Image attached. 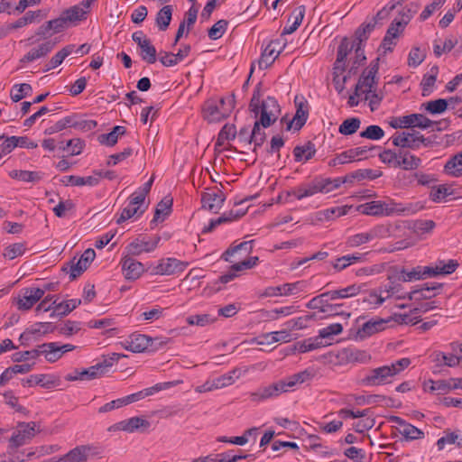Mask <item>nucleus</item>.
I'll use <instances>...</instances> for the list:
<instances>
[{
	"label": "nucleus",
	"instance_id": "1",
	"mask_svg": "<svg viewBox=\"0 0 462 462\" xmlns=\"http://www.w3.org/2000/svg\"><path fill=\"white\" fill-rule=\"evenodd\" d=\"M417 211L418 208L412 204L403 205L402 203H396L391 199L386 200H373L359 205L348 203V215H356L359 213L374 217L393 215L408 216L414 214Z\"/></svg>",
	"mask_w": 462,
	"mask_h": 462
},
{
	"label": "nucleus",
	"instance_id": "2",
	"mask_svg": "<svg viewBox=\"0 0 462 462\" xmlns=\"http://www.w3.org/2000/svg\"><path fill=\"white\" fill-rule=\"evenodd\" d=\"M378 62L379 58L370 63V66L363 71L358 83L356 86V95H365V99L369 100V106L372 111L378 108L383 98V95L376 92V89L374 88L375 84V76L379 70Z\"/></svg>",
	"mask_w": 462,
	"mask_h": 462
},
{
	"label": "nucleus",
	"instance_id": "3",
	"mask_svg": "<svg viewBox=\"0 0 462 462\" xmlns=\"http://www.w3.org/2000/svg\"><path fill=\"white\" fill-rule=\"evenodd\" d=\"M295 104L297 107L295 115L291 118L288 116L281 118L280 130L272 136L270 144H284L288 140L286 134L298 132L305 125L309 116L308 108L302 102L298 103L297 99H295Z\"/></svg>",
	"mask_w": 462,
	"mask_h": 462
},
{
	"label": "nucleus",
	"instance_id": "4",
	"mask_svg": "<svg viewBox=\"0 0 462 462\" xmlns=\"http://www.w3.org/2000/svg\"><path fill=\"white\" fill-rule=\"evenodd\" d=\"M346 182V175L331 179L321 176L315 177L309 182L303 183L293 190V196L298 199L313 196L319 192L329 193L338 189L343 183Z\"/></svg>",
	"mask_w": 462,
	"mask_h": 462
},
{
	"label": "nucleus",
	"instance_id": "5",
	"mask_svg": "<svg viewBox=\"0 0 462 462\" xmlns=\"http://www.w3.org/2000/svg\"><path fill=\"white\" fill-rule=\"evenodd\" d=\"M331 83L342 98L346 97L345 84L346 82V36L341 39L337 49V59L332 67Z\"/></svg>",
	"mask_w": 462,
	"mask_h": 462
},
{
	"label": "nucleus",
	"instance_id": "6",
	"mask_svg": "<svg viewBox=\"0 0 462 462\" xmlns=\"http://www.w3.org/2000/svg\"><path fill=\"white\" fill-rule=\"evenodd\" d=\"M390 322L386 319H371L366 320L365 317H359L348 329V340L362 341L374 334L383 331L385 325Z\"/></svg>",
	"mask_w": 462,
	"mask_h": 462
},
{
	"label": "nucleus",
	"instance_id": "7",
	"mask_svg": "<svg viewBox=\"0 0 462 462\" xmlns=\"http://www.w3.org/2000/svg\"><path fill=\"white\" fill-rule=\"evenodd\" d=\"M236 95L232 93L227 99V106L220 108L217 102L212 99L208 100L203 106V117L209 123L219 122L231 114L235 108Z\"/></svg>",
	"mask_w": 462,
	"mask_h": 462
},
{
	"label": "nucleus",
	"instance_id": "8",
	"mask_svg": "<svg viewBox=\"0 0 462 462\" xmlns=\"http://www.w3.org/2000/svg\"><path fill=\"white\" fill-rule=\"evenodd\" d=\"M389 125L394 129L407 128V130H411L414 127L427 129L437 125V122L430 120L423 114H411L404 116L392 117Z\"/></svg>",
	"mask_w": 462,
	"mask_h": 462
},
{
	"label": "nucleus",
	"instance_id": "9",
	"mask_svg": "<svg viewBox=\"0 0 462 462\" xmlns=\"http://www.w3.org/2000/svg\"><path fill=\"white\" fill-rule=\"evenodd\" d=\"M281 114V107L275 97L268 96L262 101L259 111V123L263 127H269L273 125L279 115Z\"/></svg>",
	"mask_w": 462,
	"mask_h": 462
},
{
	"label": "nucleus",
	"instance_id": "10",
	"mask_svg": "<svg viewBox=\"0 0 462 462\" xmlns=\"http://www.w3.org/2000/svg\"><path fill=\"white\" fill-rule=\"evenodd\" d=\"M36 426L37 424L34 421L19 422L17 430L14 432L10 439L9 448L14 450L32 439L35 435Z\"/></svg>",
	"mask_w": 462,
	"mask_h": 462
},
{
	"label": "nucleus",
	"instance_id": "11",
	"mask_svg": "<svg viewBox=\"0 0 462 462\" xmlns=\"http://www.w3.org/2000/svg\"><path fill=\"white\" fill-rule=\"evenodd\" d=\"M394 368L391 369L389 365H383L374 368L370 371L364 379L363 383L370 386L383 385L392 383V378L394 376L393 372Z\"/></svg>",
	"mask_w": 462,
	"mask_h": 462
},
{
	"label": "nucleus",
	"instance_id": "12",
	"mask_svg": "<svg viewBox=\"0 0 462 462\" xmlns=\"http://www.w3.org/2000/svg\"><path fill=\"white\" fill-rule=\"evenodd\" d=\"M96 257V253L94 249L88 248L81 254L80 258L77 263H74L75 258L73 260L68 262V264L70 265L69 269V280L74 281L78 277H79L91 264Z\"/></svg>",
	"mask_w": 462,
	"mask_h": 462
},
{
	"label": "nucleus",
	"instance_id": "13",
	"mask_svg": "<svg viewBox=\"0 0 462 462\" xmlns=\"http://www.w3.org/2000/svg\"><path fill=\"white\" fill-rule=\"evenodd\" d=\"M188 266V263L180 261L176 258H167L160 261L154 267L153 273L161 275H172L182 273Z\"/></svg>",
	"mask_w": 462,
	"mask_h": 462
},
{
	"label": "nucleus",
	"instance_id": "14",
	"mask_svg": "<svg viewBox=\"0 0 462 462\" xmlns=\"http://www.w3.org/2000/svg\"><path fill=\"white\" fill-rule=\"evenodd\" d=\"M151 423L149 420L143 419L142 417L135 416L114 424L109 428V430H117L132 433L135 430L143 431L148 429Z\"/></svg>",
	"mask_w": 462,
	"mask_h": 462
},
{
	"label": "nucleus",
	"instance_id": "15",
	"mask_svg": "<svg viewBox=\"0 0 462 462\" xmlns=\"http://www.w3.org/2000/svg\"><path fill=\"white\" fill-rule=\"evenodd\" d=\"M226 200V196L221 190L218 192H203L201 194L202 208L213 213H217Z\"/></svg>",
	"mask_w": 462,
	"mask_h": 462
},
{
	"label": "nucleus",
	"instance_id": "16",
	"mask_svg": "<svg viewBox=\"0 0 462 462\" xmlns=\"http://www.w3.org/2000/svg\"><path fill=\"white\" fill-rule=\"evenodd\" d=\"M122 271L126 280L134 281L144 272L143 264L126 255L121 260Z\"/></svg>",
	"mask_w": 462,
	"mask_h": 462
},
{
	"label": "nucleus",
	"instance_id": "17",
	"mask_svg": "<svg viewBox=\"0 0 462 462\" xmlns=\"http://www.w3.org/2000/svg\"><path fill=\"white\" fill-rule=\"evenodd\" d=\"M160 240V236H156L152 242L146 241L144 237H137L126 246L127 253L130 255L135 256L143 252H152L157 247Z\"/></svg>",
	"mask_w": 462,
	"mask_h": 462
},
{
	"label": "nucleus",
	"instance_id": "18",
	"mask_svg": "<svg viewBox=\"0 0 462 462\" xmlns=\"http://www.w3.org/2000/svg\"><path fill=\"white\" fill-rule=\"evenodd\" d=\"M390 140L392 141V144H412L416 142L426 144L425 142L427 141L423 135L414 129L395 133ZM430 143V142L428 141L427 144Z\"/></svg>",
	"mask_w": 462,
	"mask_h": 462
},
{
	"label": "nucleus",
	"instance_id": "19",
	"mask_svg": "<svg viewBox=\"0 0 462 462\" xmlns=\"http://www.w3.org/2000/svg\"><path fill=\"white\" fill-rule=\"evenodd\" d=\"M55 42L52 41H46L37 47L31 49L21 60V63L32 62L38 59L47 56L54 48Z\"/></svg>",
	"mask_w": 462,
	"mask_h": 462
},
{
	"label": "nucleus",
	"instance_id": "20",
	"mask_svg": "<svg viewBox=\"0 0 462 462\" xmlns=\"http://www.w3.org/2000/svg\"><path fill=\"white\" fill-rule=\"evenodd\" d=\"M442 288V283L439 282H426L422 286L414 289L407 295H398V299H408L412 300V298H417L418 293H421L422 298L430 299L437 295V291Z\"/></svg>",
	"mask_w": 462,
	"mask_h": 462
},
{
	"label": "nucleus",
	"instance_id": "21",
	"mask_svg": "<svg viewBox=\"0 0 462 462\" xmlns=\"http://www.w3.org/2000/svg\"><path fill=\"white\" fill-rule=\"evenodd\" d=\"M375 28V22H364L356 31L354 33V40L352 42V46L350 49H348V54L352 51L354 47L356 46H364L365 42L368 40L371 32Z\"/></svg>",
	"mask_w": 462,
	"mask_h": 462
},
{
	"label": "nucleus",
	"instance_id": "22",
	"mask_svg": "<svg viewBox=\"0 0 462 462\" xmlns=\"http://www.w3.org/2000/svg\"><path fill=\"white\" fill-rule=\"evenodd\" d=\"M92 449L89 445L77 446L60 457L62 462H86Z\"/></svg>",
	"mask_w": 462,
	"mask_h": 462
},
{
	"label": "nucleus",
	"instance_id": "23",
	"mask_svg": "<svg viewBox=\"0 0 462 462\" xmlns=\"http://www.w3.org/2000/svg\"><path fill=\"white\" fill-rule=\"evenodd\" d=\"M274 44L279 45V40L271 42L262 52V55L258 60V66L260 69L269 68L281 53V51H276V48L273 46Z\"/></svg>",
	"mask_w": 462,
	"mask_h": 462
},
{
	"label": "nucleus",
	"instance_id": "24",
	"mask_svg": "<svg viewBox=\"0 0 462 462\" xmlns=\"http://www.w3.org/2000/svg\"><path fill=\"white\" fill-rule=\"evenodd\" d=\"M69 27L77 25L79 22L87 19L88 11L80 5H73L62 13Z\"/></svg>",
	"mask_w": 462,
	"mask_h": 462
},
{
	"label": "nucleus",
	"instance_id": "25",
	"mask_svg": "<svg viewBox=\"0 0 462 462\" xmlns=\"http://www.w3.org/2000/svg\"><path fill=\"white\" fill-rule=\"evenodd\" d=\"M302 285V282H297L294 283H284L280 286H271L265 288L263 293H261V297H273L279 295H291L293 294V291L299 289Z\"/></svg>",
	"mask_w": 462,
	"mask_h": 462
},
{
	"label": "nucleus",
	"instance_id": "26",
	"mask_svg": "<svg viewBox=\"0 0 462 462\" xmlns=\"http://www.w3.org/2000/svg\"><path fill=\"white\" fill-rule=\"evenodd\" d=\"M23 386L40 385L42 388L50 389L56 385V380L50 374H32L28 378L22 379Z\"/></svg>",
	"mask_w": 462,
	"mask_h": 462
},
{
	"label": "nucleus",
	"instance_id": "27",
	"mask_svg": "<svg viewBox=\"0 0 462 462\" xmlns=\"http://www.w3.org/2000/svg\"><path fill=\"white\" fill-rule=\"evenodd\" d=\"M408 146H401L400 155L398 158L397 167H401L403 170H414L417 169L420 163V159L411 155L409 151L404 150ZM410 148H413L414 146H409Z\"/></svg>",
	"mask_w": 462,
	"mask_h": 462
},
{
	"label": "nucleus",
	"instance_id": "28",
	"mask_svg": "<svg viewBox=\"0 0 462 462\" xmlns=\"http://www.w3.org/2000/svg\"><path fill=\"white\" fill-rule=\"evenodd\" d=\"M151 337L134 333L129 337V347L133 353L148 352Z\"/></svg>",
	"mask_w": 462,
	"mask_h": 462
},
{
	"label": "nucleus",
	"instance_id": "29",
	"mask_svg": "<svg viewBox=\"0 0 462 462\" xmlns=\"http://www.w3.org/2000/svg\"><path fill=\"white\" fill-rule=\"evenodd\" d=\"M81 304L80 299H72L69 300H63L60 303H57L53 307V311L51 313V317H65L76 308H78Z\"/></svg>",
	"mask_w": 462,
	"mask_h": 462
},
{
	"label": "nucleus",
	"instance_id": "30",
	"mask_svg": "<svg viewBox=\"0 0 462 462\" xmlns=\"http://www.w3.org/2000/svg\"><path fill=\"white\" fill-rule=\"evenodd\" d=\"M122 357H126V356L118 353H112L111 355L102 356L103 360L94 365L96 371L98 373V376L101 377L102 375L106 374L114 365V364Z\"/></svg>",
	"mask_w": 462,
	"mask_h": 462
},
{
	"label": "nucleus",
	"instance_id": "31",
	"mask_svg": "<svg viewBox=\"0 0 462 462\" xmlns=\"http://www.w3.org/2000/svg\"><path fill=\"white\" fill-rule=\"evenodd\" d=\"M420 8V2H411L409 5H407L405 7L402 8L399 12V15L401 18L399 19V22H396L395 24H398L399 27L405 28L406 25L410 23L411 18L414 14L418 13V11Z\"/></svg>",
	"mask_w": 462,
	"mask_h": 462
},
{
	"label": "nucleus",
	"instance_id": "32",
	"mask_svg": "<svg viewBox=\"0 0 462 462\" xmlns=\"http://www.w3.org/2000/svg\"><path fill=\"white\" fill-rule=\"evenodd\" d=\"M173 199L169 197H164L158 204L154 211L153 218L151 220V227L153 228L160 217L163 214V217H168L171 213Z\"/></svg>",
	"mask_w": 462,
	"mask_h": 462
},
{
	"label": "nucleus",
	"instance_id": "33",
	"mask_svg": "<svg viewBox=\"0 0 462 462\" xmlns=\"http://www.w3.org/2000/svg\"><path fill=\"white\" fill-rule=\"evenodd\" d=\"M39 348L40 354L50 363H55L62 356L57 342L43 343L39 345Z\"/></svg>",
	"mask_w": 462,
	"mask_h": 462
},
{
	"label": "nucleus",
	"instance_id": "34",
	"mask_svg": "<svg viewBox=\"0 0 462 462\" xmlns=\"http://www.w3.org/2000/svg\"><path fill=\"white\" fill-rule=\"evenodd\" d=\"M438 74L439 67L435 65L430 68L429 73L423 76L420 82L423 97H428L432 92V88L436 83Z\"/></svg>",
	"mask_w": 462,
	"mask_h": 462
},
{
	"label": "nucleus",
	"instance_id": "35",
	"mask_svg": "<svg viewBox=\"0 0 462 462\" xmlns=\"http://www.w3.org/2000/svg\"><path fill=\"white\" fill-rule=\"evenodd\" d=\"M75 49V45L69 44L63 47L60 51H59L52 58L49 60V62L45 65L44 71H50L52 69H55L59 65L62 63V61L70 55Z\"/></svg>",
	"mask_w": 462,
	"mask_h": 462
},
{
	"label": "nucleus",
	"instance_id": "36",
	"mask_svg": "<svg viewBox=\"0 0 462 462\" xmlns=\"http://www.w3.org/2000/svg\"><path fill=\"white\" fill-rule=\"evenodd\" d=\"M444 171L452 177L462 176V152L456 153L446 162Z\"/></svg>",
	"mask_w": 462,
	"mask_h": 462
},
{
	"label": "nucleus",
	"instance_id": "37",
	"mask_svg": "<svg viewBox=\"0 0 462 462\" xmlns=\"http://www.w3.org/2000/svg\"><path fill=\"white\" fill-rule=\"evenodd\" d=\"M172 6L165 5L156 14L155 23L160 31H166L172 18Z\"/></svg>",
	"mask_w": 462,
	"mask_h": 462
},
{
	"label": "nucleus",
	"instance_id": "38",
	"mask_svg": "<svg viewBox=\"0 0 462 462\" xmlns=\"http://www.w3.org/2000/svg\"><path fill=\"white\" fill-rule=\"evenodd\" d=\"M10 177L24 182H39L43 176L41 171H30L23 170H14L9 173Z\"/></svg>",
	"mask_w": 462,
	"mask_h": 462
},
{
	"label": "nucleus",
	"instance_id": "39",
	"mask_svg": "<svg viewBox=\"0 0 462 462\" xmlns=\"http://www.w3.org/2000/svg\"><path fill=\"white\" fill-rule=\"evenodd\" d=\"M60 181L64 185H72V186H89L94 187L97 186V178H92L91 176L80 177L75 175L64 176Z\"/></svg>",
	"mask_w": 462,
	"mask_h": 462
},
{
	"label": "nucleus",
	"instance_id": "40",
	"mask_svg": "<svg viewBox=\"0 0 462 462\" xmlns=\"http://www.w3.org/2000/svg\"><path fill=\"white\" fill-rule=\"evenodd\" d=\"M263 82L260 81L255 86L252 98L249 104L250 111L254 115V117L257 118L260 111V105L263 101Z\"/></svg>",
	"mask_w": 462,
	"mask_h": 462
},
{
	"label": "nucleus",
	"instance_id": "41",
	"mask_svg": "<svg viewBox=\"0 0 462 462\" xmlns=\"http://www.w3.org/2000/svg\"><path fill=\"white\" fill-rule=\"evenodd\" d=\"M343 331V326L340 323L330 324L329 326L321 328L319 331V341L325 340V345H329L330 343L328 340L333 338L334 336L340 334Z\"/></svg>",
	"mask_w": 462,
	"mask_h": 462
},
{
	"label": "nucleus",
	"instance_id": "42",
	"mask_svg": "<svg viewBox=\"0 0 462 462\" xmlns=\"http://www.w3.org/2000/svg\"><path fill=\"white\" fill-rule=\"evenodd\" d=\"M454 190L447 184L436 185L431 187L430 198L434 202H440L448 196L453 195Z\"/></svg>",
	"mask_w": 462,
	"mask_h": 462
},
{
	"label": "nucleus",
	"instance_id": "43",
	"mask_svg": "<svg viewBox=\"0 0 462 462\" xmlns=\"http://www.w3.org/2000/svg\"><path fill=\"white\" fill-rule=\"evenodd\" d=\"M305 14V6L300 5L292 12L293 22L291 25H287L283 28L282 35L291 34L294 32L300 25Z\"/></svg>",
	"mask_w": 462,
	"mask_h": 462
},
{
	"label": "nucleus",
	"instance_id": "44",
	"mask_svg": "<svg viewBox=\"0 0 462 462\" xmlns=\"http://www.w3.org/2000/svg\"><path fill=\"white\" fill-rule=\"evenodd\" d=\"M32 91V88L30 84H15L11 89L10 97L14 102H18L27 96H30Z\"/></svg>",
	"mask_w": 462,
	"mask_h": 462
},
{
	"label": "nucleus",
	"instance_id": "45",
	"mask_svg": "<svg viewBox=\"0 0 462 462\" xmlns=\"http://www.w3.org/2000/svg\"><path fill=\"white\" fill-rule=\"evenodd\" d=\"M322 341H319V337H310L303 341H298L294 344V349L300 353H306L323 346Z\"/></svg>",
	"mask_w": 462,
	"mask_h": 462
},
{
	"label": "nucleus",
	"instance_id": "46",
	"mask_svg": "<svg viewBox=\"0 0 462 462\" xmlns=\"http://www.w3.org/2000/svg\"><path fill=\"white\" fill-rule=\"evenodd\" d=\"M425 110L431 115H439L444 113L448 109V100L439 98L422 104Z\"/></svg>",
	"mask_w": 462,
	"mask_h": 462
},
{
	"label": "nucleus",
	"instance_id": "47",
	"mask_svg": "<svg viewBox=\"0 0 462 462\" xmlns=\"http://www.w3.org/2000/svg\"><path fill=\"white\" fill-rule=\"evenodd\" d=\"M398 431L406 440H416L424 438V432L411 423H407L402 429H398Z\"/></svg>",
	"mask_w": 462,
	"mask_h": 462
},
{
	"label": "nucleus",
	"instance_id": "48",
	"mask_svg": "<svg viewBox=\"0 0 462 462\" xmlns=\"http://www.w3.org/2000/svg\"><path fill=\"white\" fill-rule=\"evenodd\" d=\"M263 128L264 127L262 125V124L259 123V119L256 118L251 130L249 144L252 143H254V144H263L265 142L266 134L263 130Z\"/></svg>",
	"mask_w": 462,
	"mask_h": 462
},
{
	"label": "nucleus",
	"instance_id": "49",
	"mask_svg": "<svg viewBox=\"0 0 462 462\" xmlns=\"http://www.w3.org/2000/svg\"><path fill=\"white\" fill-rule=\"evenodd\" d=\"M381 175V172H378L377 171L370 170V169H360L356 170L353 172H351L350 175H348V180L354 181V180H374L377 177Z\"/></svg>",
	"mask_w": 462,
	"mask_h": 462
},
{
	"label": "nucleus",
	"instance_id": "50",
	"mask_svg": "<svg viewBox=\"0 0 462 462\" xmlns=\"http://www.w3.org/2000/svg\"><path fill=\"white\" fill-rule=\"evenodd\" d=\"M353 49H355V59L352 62L351 68L348 69V74H356L358 69L365 65L366 61L364 46H356Z\"/></svg>",
	"mask_w": 462,
	"mask_h": 462
},
{
	"label": "nucleus",
	"instance_id": "51",
	"mask_svg": "<svg viewBox=\"0 0 462 462\" xmlns=\"http://www.w3.org/2000/svg\"><path fill=\"white\" fill-rule=\"evenodd\" d=\"M371 360V356L365 350L348 347V363L366 364Z\"/></svg>",
	"mask_w": 462,
	"mask_h": 462
},
{
	"label": "nucleus",
	"instance_id": "52",
	"mask_svg": "<svg viewBox=\"0 0 462 462\" xmlns=\"http://www.w3.org/2000/svg\"><path fill=\"white\" fill-rule=\"evenodd\" d=\"M282 146H263V148L258 149V153L260 152L261 156H263V159L267 161L268 163H274L280 159V148Z\"/></svg>",
	"mask_w": 462,
	"mask_h": 462
},
{
	"label": "nucleus",
	"instance_id": "53",
	"mask_svg": "<svg viewBox=\"0 0 462 462\" xmlns=\"http://www.w3.org/2000/svg\"><path fill=\"white\" fill-rule=\"evenodd\" d=\"M261 337L266 340L268 344H272L279 341L289 342L291 336L290 330L287 328L281 331L264 334Z\"/></svg>",
	"mask_w": 462,
	"mask_h": 462
},
{
	"label": "nucleus",
	"instance_id": "54",
	"mask_svg": "<svg viewBox=\"0 0 462 462\" xmlns=\"http://www.w3.org/2000/svg\"><path fill=\"white\" fill-rule=\"evenodd\" d=\"M139 48L141 49V57L148 64H153L156 61V49L151 43V41L143 42Z\"/></svg>",
	"mask_w": 462,
	"mask_h": 462
},
{
	"label": "nucleus",
	"instance_id": "55",
	"mask_svg": "<svg viewBox=\"0 0 462 462\" xmlns=\"http://www.w3.org/2000/svg\"><path fill=\"white\" fill-rule=\"evenodd\" d=\"M328 300L327 296L324 293H321L319 296L312 298L306 305L307 308L312 310H319V311L325 313L328 310H332L331 309H328Z\"/></svg>",
	"mask_w": 462,
	"mask_h": 462
},
{
	"label": "nucleus",
	"instance_id": "56",
	"mask_svg": "<svg viewBox=\"0 0 462 462\" xmlns=\"http://www.w3.org/2000/svg\"><path fill=\"white\" fill-rule=\"evenodd\" d=\"M26 250L25 243H15L6 246L4 250V257L13 260L20 255H23Z\"/></svg>",
	"mask_w": 462,
	"mask_h": 462
},
{
	"label": "nucleus",
	"instance_id": "57",
	"mask_svg": "<svg viewBox=\"0 0 462 462\" xmlns=\"http://www.w3.org/2000/svg\"><path fill=\"white\" fill-rule=\"evenodd\" d=\"M316 152L314 146H295L293 155L297 162H307Z\"/></svg>",
	"mask_w": 462,
	"mask_h": 462
},
{
	"label": "nucleus",
	"instance_id": "58",
	"mask_svg": "<svg viewBox=\"0 0 462 462\" xmlns=\"http://www.w3.org/2000/svg\"><path fill=\"white\" fill-rule=\"evenodd\" d=\"M146 208L147 206L144 208H140V207H134L128 205L122 210L120 217L116 220V224L120 225L135 215H137L138 217L143 215Z\"/></svg>",
	"mask_w": 462,
	"mask_h": 462
},
{
	"label": "nucleus",
	"instance_id": "59",
	"mask_svg": "<svg viewBox=\"0 0 462 462\" xmlns=\"http://www.w3.org/2000/svg\"><path fill=\"white\" fill-rule=\"evenodd\" d=\"M384 131L379 125H372L360 133V136L372 141H377L383 138Z\"/></svg>",
	"mask_w": 462,
	"mask_h": 462
},
{
	"label": "nucleus",
	"instance_id": "60",
	"mask_svg": "<svg viewBox=\"0 0 462 462\" xmlns=\"http://www.w3.org/2000/svg\"><path fill=\"white\" fill-rule=\"evenodd\" d=\"M314 376V373L311 370L305 369L300 373L294 374L288 377V384L290 387H293L298 383H303L310 380Z\"/></svg>",
	"mask_w": 462,
	"mask_h": 462
},
{
	"label": "nucleus",
	"instance_id": "61",
	"mask_svg": "<svg viewBox=\"0 0 462 462\" xmlns=\"http://www.w3.org/2000/svg\"><path fill=\"white\" fill-rule=\"evenodd\" d=\"M397 279L401 282H411L416 280H421L420 266L412 268L411 271H407L402 268L397 275Z\"/></svg>",
	"mask_w": 462,
	"mask_h": 462
},
{
	"label": "nucleus",
	"instance_id": "62",
	"mask_svg": "<svg viewBox=\"0 0 462 462\" xmlns=\"http://www.w3.org/2000/svg\"><path fill=\"white\" fill-rule=\"evenodd\" d=\"M227 25L228 22L226 20L222 19L217 21L210 29H208V37L214 41L221 38L225 33Z\"/></svg>",
	"mask_w": 462,
	"mask_h": 462
},
{
	"label": "nucleus",
	"instance_id": "63",
	"mask_svg": "<svg viewBox=\"0 0 462 462\" xmlns=\"http://www.w3.org/2000/svg\"><path fill=\"white\" fill-rule=\"evenodd\" d=\"M276 388L272 384L261 388L258 391L251 393V399L254 402L263 401L269 398L275 397L274 392Z\"/></svg>",
	"mask_w": 462,
	"mask_h": 462
},
{
	"label": "nucleus",
	"instance_id": "64",
	"mask_svg": "<svg viewBox=\"0 0 462 462\" xmlns=\"http://www.w3.org/2000/svg\"><path fill=\"white\" fill-rule=\"evenodd\" d=\"M233 450L223 452L220 454L214 455L216 462H237L241 459L252 457V455H236L233 454Z\"/></svg>",
	"mask_w": 462,
	"mask_h": 462
}]
</instances>
